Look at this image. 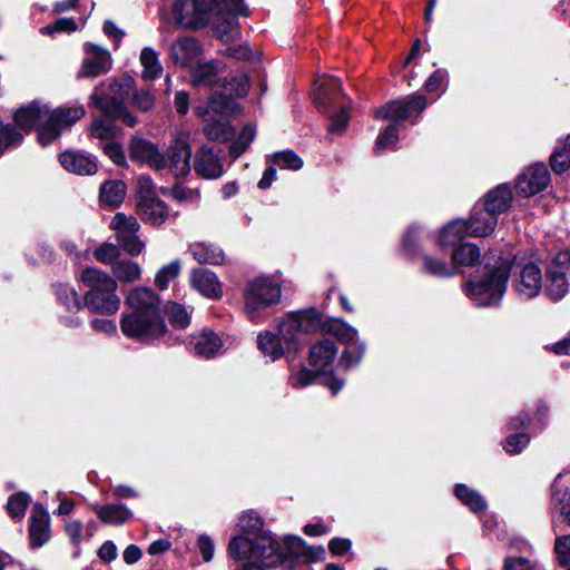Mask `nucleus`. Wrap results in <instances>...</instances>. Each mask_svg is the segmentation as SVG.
Masks as SVG:
<instances>
[{
    "label": "nucleus",
    "mask_w": 570,
    "mask_h": 570,
    "mask_svg": "<svg viewBox=\"0 0 570 570\" xmlns=\"http://www.w3.org/2000/svg\"><path fill=\"white\" fill-rule=\"evenodd\" d=\"M85 114L82 106L50 109L46 104L36 100L18 109L13 118L16 125L27 131L38 126V140L42 146H47Z\"/></svg>",
    "instance_id": "f257e3e1"
},
{
    "label": "nucleus",
    "mask_w": 570,
    "mask_h": 570,
    "mask_svg": "<svg viewBox=\"0 0 570 570\" xmlns=\"http://www.w3.org/2000/svg\"><path fill=\"white\" fill-rule=\"evenodd\" d=\"M288 552L268 533H262L254 541L246 537H235L229 543V553L237 560H246L243 570H264L282 563L286 554H298L303 540L298 537L286 538Z\"/></svg>",
    "instance_id": "f03ea898"
},
{
    "label": "nucleus",
    "mask_w": 570,
    "mask_h": 570,
    "mask_svg": "<svg viewBox=\"0 0 570 570\" xmlns=\"http://www.w3.org/2000/svg\"><path fill=\"white\" fill-rule=\"evenodd\" d=\"M80 279L88 287L83 299L91 311L111 315L119 309L118 285L112 276L98 268L88 267L82 271Z\"/></svg>",
    "instance_id": "7ed1b4c3"
},
{
    "label": "nucleus",
    "mask_w": 570,
    "mask_h": 570,
    "mask_svg": "<svg viewBox=\"0 0 570 570\" xmlns=\"http://www.w3.org/2000/svg\"><path fill=\"white\" fill-rule=\"evenodd\" d=\"M132 82L131 78L121 82L109 79L95 88L90 96L91 102L108 117L120 119L127 126L134 127L137 118L122 104L131 92Z\"/></svg>",
    "instance_id": "20e7f679"
},
{
    "label": "nucleus",
    "mask_w": 570,
    "mask_h": 570,
    "mask_svg": "<svg viewBox=\"0 0 570 570\" xmlns=\"http://www.w3.org/2000/svg\"><path fill=\"white\" fill-rule=\"evenodd\" d=\"M243 295L246 315L257 322L267 308L281 302L282 286L273 276L261 275L247 281Z\"/></svg>",
    "instance_id": "39448f33"
},
{
    "label": "nucleus",
    "mask_w": 570,
    "mask_h": 570,
    "mask_svg": "<svg viewBox=\"0 0 570 570\" xmlns=\"http://www.w3.org/2000/svg\"><path fill=\"white\" fill-rule=\"evenodd\" d=\"M238 111L234 100L218 101L212 98L207 107L197 106L196 115L203 119L204 134L210 140L226 141L234 136V129L228 124V117Z\"/></svg>",
    "instance_id": "423d86ee"
},
{
    "label": "nucleus",
    "mask_w": 570,
    "mask_h": 570,
    "mask_svg": "<svg viewBox=\"0 0 570 570\" xmlns=\"http://www.w3.org/2000/svg\"><path fill=\"white\" fill-rule=\"evenodd\" d=\"M509 273L510 267L507 264L489 269L483 278L466 285V294L479 306L495 305L505 292Z\"/></svg>",
    "instance_id": "0eeeda50"
},
{
    "label": "nucleus",
    "mask_w": 570,
    "mask_h": 570,
    "mask_svg": "<svg viewBox=\"0 0 570 570\" xmlns=\"http://www.w3.org/2000/svg\"><path fill=\"white\" fill-rule=\"evenodd\" d=\"M120 330L128 338L149 343L165 335L166 325L161 316L130 311L121 315Z\"/></svg>",
    "instance_id": "6e6552de"
},
{
    "label": "nucleus",
    "mask_w": 570,
    "mask_h": 570,
    "mask_svg": "<svg viewBox=\"0 0 570 570\" xmlns=\"http://www.w3.org/2000/svg\"><path fill=\"white\" fill-rule=\"evenodd\" d=\"M218 0H178L173 14L176 22L185 28H200L209 22L218 8Z\"/></svg>",
    "instance_id": "1a4fd4ad"
},
{
    "label": "nucleus",
    "mask_w": 570,
    "mask_h": 570,
    "mask_svg": "<svg viewBox=\"0 0 570 570\" xmlns=\"http://www.w3.org/2000/svg\"><path fill=\"white\" fill-rule=\"evenodd\" d=\"M110 228L115 230L118 243L128 254L136 256L144 250L145 243L137 235L140 225L134 216L117 213L111 219Z\"/></svg>",
    "instance_id": "9d476101"
},
{
    "label": "nucleus",
    "mask_w": 570,
    "mask_h": 570,
    "mask_svg": "<svg viewBox=\"0 0 570 570\" xmlns=\"http://www.w3.org/2000/svg\"><path fill=\"white\" fill-rule=\"evenodd\" d=\"M428 106L426 98L414 95L405 100H393L375 111V117L395 122L404 121L414 115H420Z\"/></svg>",
    "instance_id": "9b49d317"
},
{
    "label": "nucleus",
    "mask_w": 570,
    "mask_h": 570,
    "mask_svg": "<svg viewBox=\"0 0 570 570\" xmlns=\"http://www.w3.org/2000/svg\"><path fill=\"white\" fill-rule=\"evenodd\" d=\"M191 148L189 132H177L167 148L165 155L167 167L176 177L185 176L190 171Z\"/></svg>",
    "instance_id": "f8f14e48"
},
{
    "label": "nucleus",
    "mask_w": 570,
    "mask_h": 570,
    "mask_svg": "<svg viewBox=\"0 0 570 570\" xmlns=\"http://www.w3.org/2000/svg\"><path fill=\"white\" fill-rule=\"evenodd\" d=\"M149 187H151V180L149 178L141 179L138 212L142 220L158 226L164 224L169 217V210L164 202L154 196Z\"/></svg>",
    "instance_id": "ddd939ff"
},
{
    "label": "nucleus",
    "mask_w": 570,
    "mask_h": 570,
    "mask_svg": "<svg viewBox=\"0 0 570 570\" xmlns=\"http://www.w3.org/2000/svg\"><path fill=\"white\" fill-rule=\"evenodd\" d=\"M569 262L570 255L568 253H560L547 271L546 293L553 301H560L569 292L570 285L567 279Z\"/></svg>",
    "instance_id": "4468645a"
},
{
    "label": "nucleus",
    "mask_w": 570,
    "mask_h": 570,
    "mask_svg": "<svg viewBox=\"0 0 570 570\" xmlns=\"http://www.w3.org/2000/svg\"><path fill=\"white\" fill-rule=\"evenodd\" d=\"M130 158L140 164H147L155 170H164L167 159L158 147L150 140L134 137L129 144Z\"/></svg>",
    "instance_id": "2eb2a0df"
},
{
    "label": "nucleus",
    "mask_w": 570,
    "mask_h": 570,
    "mask_svg": "<svg viewBox=\"0 0 570 570\" xmlns=\"http://www.w3.org/2000/svg\"><path fill=\"white\" fill-rule=\"evenodd\" d=\"M86 57L81 63L80 77H97L110 70L112 59L110 52L94 43L85 45Z\"/></svg>",
    "instance_id": "dca6fc26"
},
{
    "label": "nucleus",
    "mask_w": 570,
    "mask_h": 570,
    "mask_svg": "<svg viewBox=\"0 0 570 570\" xmlns=\"http://www.w3.org/2000/svg\"><path fill=\"white\" fill-rule=\"evenodd\" d=\"M550 181V174L543 164H534L528 167L517 180V191L525 197L542 191Z\"/></svg>",
    "instance_id": "f3484780"
},
{
    "label": "nucleus",
    "mask_w": 570,
    "mask_h": 570,
    "mask_svg": "<svg viewBox=\"0 0 570 570\" xmlns=\"http://www.w3.org/2000/svg\"><path fill=\"white\" fill-rule=\"evenodd\" d=\"M125 303L130 311L161 316L160 299L151 288L142 286L132 288Z\"/></svg>",
    "instance_id": "a211bd4d"
},
{
    "label": "nucleus",
    "mask_w": 570,
    "mask_h": 570,
    "mask_svg": "<svg viewBox=\"0 0 570 570\" xmlns=\"http://www.w3.org/2000/svg\"><path fill=\"white\" fill-rule=\"evenodd\" d=\"M513 286L522 298L535 297L542 288V274L539 266L533 263L525 264L515 276Z\"/></svg>",
    "instance_id": "6ab92c4d"
},
{
    "label": "nucleus",
    "mask_w": 570,
    "mask_h": 570,
    "mask_svg": "<svg viewBox=\"0 0 570 570\" xmlns=\"http://www.w3.org/2000/svg\"><path fill=\"white\" fill-rule=\"evenodd\" d=\"M195 171L205 178H218L224 173L223 163L213 147L203 146L194 159Z\"/></svg>",
    "instance_id": "aec40b11"
},
{
    "label": "nucleus",
    "mask_w": 570,
    "mask_h": 570,
    "mask_svg": "<svg viewBox=\"0 0 570 570\" xmlns=\"http://www.w3.org/2000/svg\"><path fill=\"white\" fill-rule=\"evenodd\" d=\"M214 13L213 24L216 36L226 42L235 40L239 36V24L235 14H232L229 8L223 2H218Z\"/></svg>",
    "instance_id": "412c9836"
},
{
    "label": "nucleus",
    "mask_w": 570,
    "mask_h": 570,
    "mask_svg": "<svg viewBox=\"0 0 570 570\" xmlns=\"http://www.w3.org/2000/svg\"><path fill=\"white\" fill-rule=\"evenodd\" d=\"M202 48L196 39L185 37L177 39L170 47L171 61L180 67H189L199 61Z\"/></svg>",
    "instance_id": "4be33fe9"
},
{
    "label": "nucleus",
    "mask_w": 570,
    "mask_h": 570,
    "mask_svg": "<svg viewBox=\"0 0 570 570\" xmlns=\"http://www.w3.org/2000/svg\"><path fill=\"white\" fill-rule=\"evenodd\" d=\"M29 537L31 546L39 548L50 539V518L40 504H35L30 515Z\"/></svg>",
    "instance_id": "5701e85b"
},
{
    "label": "nucleus",
    "mask_w": 570,
    "mask_h": 570,
    "mask_svg": "<svg viewBox=\"0 0 570 570\" xmlns=\"http://www.w3.org/2000/svg\"><path fill=\"white\" fill-rule=\"evenodd\" d=\"M337 354L335 344L326 338L314 344L309 352V362L315 374H325Z\"/></svg>",
    "instance_id": "b1692460"
},
{
    "label": "nucleus",
    "mask_w": 570,
    "mask_h": 570,
    "mask_svg": "<svg viewBox=\"0 0 570 570\" xmlns=\"http://www.w3.org/2000/svg\"><path fill=\"white\" fill-rule=\"evenodd\" d=\"M191 286L207 298H219L223 295V288L217 276L206 269H194L190 275Z\"/></svg>",
    "instance_id": "393cba45"
},
{
    "label": "nucleus",
    "mask_w": 570,
    "mask_h": 570,
    "mask_svg": "<svg viewBox=\"0 0 570 570\" xmlns=\"http://www.w3.org/2000/svg\"><path fill=\"white\" fill-rule=\"evenodd\" d=\"M59 160L66 170L77 175H94L98 169L96 161L81 153L65 151L60 154Z\"/></svg>",
    "instance_id": "a878e982"
},
{
    "label": "nucleus",
    "mask_w": 570,
    "mask_h": 570,
    "mask_svg": "<svg viewBox=\"0 0 570 570\" xmlns=\"http://www.w3.org/2000/svg\"><path fill=\"white\" fill-rule=\"evenodd\" d=\"M512 202V191L509 186L500 185L490 190L484 197V209L488 214L495 215L507 210Z\"/></svg>",
    "instance_id": "bb28decb"
},
{
    "label": "nucleus",
    "mask_w": 570,
    "mask_h": 570,
    "mask_svg": "<svg viewBox=\"0 0 570 570\" xmlns=\"http://www.w3.org/2000/svg\"><path fill=\"white\" fill-rule=\"evenodd\" d=\"M466 235H469L466 222L461 219L453 220L440 230L436 243L440 248L452 247L454 249L462 244Z\"/></svg>",
    "instance_id": "cd10ccee"
},
{
    "label": "nucleus",
    "mask_w": 570,
    "mask_h": 570,
    "mask_svg": "<svg viewBox=\"0 0 570 570\" xmlns=\"http://www.w3.org/2000/svg\"><path fill=\"white\" fill-rule=\"evenodd\" d=\"M291 326H298L302 334L313 333L320 328L321 318L314 311L291 314L284 320V331L287 332Z\"/></svg>",
    "instance_id": "c85d7f7f"
},
{
    "label": "nucleus",
    "mask_w": 570,
    "mask_h": 570,
    "mask_svg": "<svg viewBox=\"0 0 570 570\" xmlns=\"http://www.w3.org/2000/svg\"><path fill=\"white\" fill-rule=\"evenodd\" d=\"M497 226V218L488 214L485 209L475 212L471 219L466 222V230L470 236L484 237L490 235Z\"/></svg>",
    "instance_id": "c756f323"
},
{
    "label": "nucleus",
    "mask_w": 570,
    "mask_h": 570,
    "mask_svg": "<svg viewBox=\"0 0 570 570\" xmlns=\"http://www.w3.org/2000/svg\"><path fill=\"white\" fill-rule=\"evenodd\" d=\"M223 347L220 337L212 331H203L194 338V348L197 355L210 358Z\"/></svg>",
    "instance_id": "7c9ffc66"
},
{
    "label": "nucleus",
    "mask_w": 570,
    "mask_h": 570,
    "mask_svg": "<svg viewBox=\"0 0 570 570\" xmlns=\"http://www.w3.org/2000/svg\"><path fill=\"white\" fill-rule=\"evenodd\" d=\"M139 62L142 67L141 77L153 80L163 72V66L158 52L151 47H144L140 51Z\"/></svg>",
    "instance_id": "2f4dec72"
},
{
    "label": "nucleus",
    "mask_w": 570,
    "mask_h": 570,
    "mask_svg": "<svg viewBox=\"0 0 570 570\" xmlns=\"http://www.w3.org/2000/svg\"><path fill=\"white\" fill-rule=\"evenodd\" d=\"M111 272L114 278L121 283H134L141 278V267L138 263L129 259H118L112 263Z\"/></svg>",
    "instance_id": "473e14b6"
},
{
    "label": "nucleus",
    "mask_w": 570,
    "mask_h": 570,
    "mask_svg": "<svg viewBox=\"0 0 570 570\" xmlns=\"http://www.w3.org/2000/svg\"><path fill=\"white\" fill-rule=\"evenodd\" d=\"M190 252L193 257L203 264H219L224 261V252L213 243H196Z\"/></svg>",
    "instance_id": "72a5a7b5"
},
{
    "label": "nucleus",
    "mask_w": 570,
    "mask_h": 570,
    "mask_svg": "<svg viewBox=\"0 0 570 570\" xmlns=\"http://www.w3.org/2000/svg\"><path fill=\"white\" fill-rule=\"evenodd\" d=\"M126 185L120 180H109L100 187V200L110 207L119 206L126 196Z\"/></svg>",
    "instance_id": "f704fd0d"
},
{
    "label": "nucleus",
    "mask_w": 570,
    "mask_h": 570,
    "mask_svg": "<svg viewBox=\"0 0 570 570\" xmlns=\"http://www.w3.org/2000/svg\"><path fill=\"white\" fill-rule=\"evenodd\" d=\"M341 89V80L335 77L322 76L315 81V100L320 106L327 105L334 91Z\"/></svg>",
    "instance_id": "c9c22d12"
},
{
    "label": "nucleus",
    "mask_w": 570,
    "mask_h": 570,
    "mask_svg": "<svg viewBox=\"0 0 570 570\" xmlns=\"http://www.w3.org/2000/svg\"><path fill=\"white\" fill-rule=\"evenodd\" d=\"M423 269L436 277H450L456 273L454 263L449 264L445 258L432 254L423 257Z\"/></svg>",
    "instance_id": "e433bc0d"
},
{
    "label": "nucleus",
    "mask_w": 570,
    "mask_h": 570,
    "mask_svg": "<svg viewBox=\"0 0 570 570\" xmlns=\"http://www.w3.org/2000/svg\"><path fill=\"white\" fill-rule=\"evenodd\" d=\"M97 514L105 523L120 525L131 518V512L124 505L107 504L97 509Z\"/></svg>",
    "instance_id": "4c0bfd02"
},
{
    "label": "nucleus",
    "mask_w": 570,
    "mask_h": 570,
    "mask_svg": "<svg viewBox=\"0 0 570 570\" xmlns=\"http://www.w3.org/2000/svg\"><path fill=\"white\" fill-rule=\"evenodd\" d=\"M480 259V249L472 243H462L452 252V261L455 266H473Z\"/></svg>",
    "instance_id": "58836bf2"
},
{
    "label": "nucleus",
    "mask_w": 570,
    "mask_h": 570,
    "mask_svg": "<svg viewBox=\"0 0 570 570\" xmlns=\"http://www.w3.org/2000/svg\"><path fill=\"white\" fill-rule=\"evenodd\" d=\"M561 478L559 474L552 485V504L554 509L564 518V520L570 525V490L569 489H558V482Z\"/></svg>",
    "instance_id": "ea45409f"
},
{
    "label": "nucleus",
    "mask_w": 570,
    "mask_h": 570,
    "mask_svg": "<svg viewBox=\"0 0 570 570\" xmlns=\"http://www.w3.org/2000/svg\"><path fill=\"white\" fill-rule=\"evenodd\" d=\"M550 164L557 174L564 173L570 168V136L554 149L550 157Z\"/></svg>",
    "instance_id": "a19ab883"
},
{
    "label": "nucleus",
    "mask_w": 570,
    "mask_h": 570,
    "mask_svg": "<svg viewBox=\"0 0 570 570\" xmlns=\"http://www.w3.org/2000/svg\"><path fill=\"white\" fill-rule=\"evenodd\" d=\"M249 90L248 77L244 73L234 77L230 82L224 86V91L219 97H216L218 101L233 100L232 97L245 96Z\"/></svg>",
    "instance_id": "79ce46f5"
},
{
    "label": "nucleus",
    "mask_w": 570,
    "mask_h": 570,
    "mask_svg": "<svg viewBox=\"0 0 570 570\" xmlns=\"http://www.w3.org/2000/svg\"><path fill=\"white\" fill-rule=\"evenodd\" d=\"M455 495L463 504L468 505L473 512L483 511L487 507L483 498L478 492L469 489L464 484H458L455 487Z\"/></svg>",
    "instance_id": "37998d69"
},
{
    "label": "nucleus",
    "mask_w": 570,
    "mask_h": 570,
    "mask_svg": "<svg viewBox=\"0 0 570 570\" xmlns=\"http://www.w3.org/2000/svg\"><path fill=\"white\" fill-rule=\"evenodd\" d=\"M258 347L265 354L276 360L281 357L284 350L279 340L269 332H264L258 335Z\"/></svg>",
    "instance_id": "c03bdc74"
},
{
    "label": "nucleus",
    "mask_w": 570,
    "mask_h": 570,
    "mask_svg": "<svg viewBox=\"0 0 570 570\" xmlns=\"http://www.w3.org/2000/svg\"><path fill=\"white\" fill-rule=\"evenodd\" d=\"M271 160L281 169L298 170L303 167L302 158L293 150H283L272 155Z\"/></svg>",
    "instance_id": "a18cd8bd"
},
{
    "label": "nucleus",
    "mask_w": 570,
    "mask_h": 570,
    "mask_svg": "<svg viewBox=\"0 0 570 570\" xmlns=\"http://www.w3.org/2000/svg\"><path fill=\"white\" fill-rule=\"evenodd\" d=\"M180 268H181V265H180L179 261H174L167 265H164L156 273L155 285L159 289L168 288L169 283L171 281H174L175 278H177V276L179 275Z\"/></svg>",
    "instance_id": "49530a36"
},
{
    "label": "nucleus",
    "mask_w": 570,
    "mask_h": 570,
    "mask_svg": "<svg viewBox=\"0 0 570 570\" xmlns=\"http://www.w3.org/2000/svg\"><path fill=\"white\" fill-rule=\"evenodd\" d=\"M29 503L30 497L27 493H14L8 499L7 511L12 519H22Z\"/></svg>",
    "instance_id": "de8ad7c7"
},
{
    "label": "nucleus",
    "mask_w": 570,
    "mask_h": 570,
    "mask_svg": "<svg viewBox=\"0 0 570 570\" xmlns=\"http://www.w3.org/2000/svg\"><path fill=\"white\" fill-rule=\"evenodd\" d=\"M170 324L177 328H185L189 325L190 317L186 308L177 303H168L165 307Z\"/></svg>",
    "instance_id": "09e8293b"
},
{
    "label": "nucleus",
    "mask_w": 570,
    "mask_h": 570,
    "mask_svg": "<svg viewBox=\"0 0 570 570\" xmlns=\"http://www.w3.org/2000/svg\"><path fill=\"white\" fill-rule=\"evenodd\" d=\"M327 331L345 346L358 340L357 331L343 322L332 323Z\"/></svg>",
    "instance_id": "8fccbe9b"
},
{
    "label": "nucleus",
    "mask_w": 570,
    "mask_h": 570,
    "mask_svg": "<svg viewBox=\"0 0 570 570\" xmlns=\"http://www.w3.org/2000/svg\"><path fill=\"white\" fill-rule=\"evenodd\" d=\"M112 119L107 115L105 118L95 119L90 129L91 136L101 140L112 138L116 134Z\"/></svg>",
    "instance_id": "3c124183"
},
{
    "label": "nucleus",
    "mask_w": 570,
    "mask_h": 570,
    "mask_svg": "<svg viewBox=\"0 0 570 570\" xmlns=\"http://www.w3.org/2000/svg\"><path fill=\"white\" fill-rule=\"evenodd\" d=\"M22 134L17 131L10 125L0 122V156L10 147H14L22 141Z\"/></svg>",
    "instance_id": "603ef678"
},
{
    "label": "nucleus",
    "mask_w": 570,
    "mask_h": 570,
    "mask_svg": "<svg viewBox=\"0 0 570 570\" xmlns=\"http://www.w3.org/2000/svg\"><path fill=\"white\" fill-rule=\"evenodd\" d=\"M217 75V66L214 62L198 63L193 71L195 85H212Z\"/></svg>",
    "instance_id": "864d4df0"
},
{
    "label": "nucleus",
    "mask_w": 570,
    "mask_h": 570,
    "mask_svg": "<svg viewBox=\"0 0 570 570\" xmlns=\"http://www.w3.org/2000/svg\"><path fill=\"white\" fill-rule=\"evenodd\" d=\"M255 137V128L252 125H246L237 139L230 146V155L233 158L239 157L249 146Z\"/></svg>",
    "instance_id": "5fc2aeb1"
},
{
    "label": "nucleus",
    "mask_w": 570,
    "mask_h": 570,
    "mask_svg": "<svg viewBox=\"0 0 570 570\" xmlns=\"http://www.w3.org/2000/svg\"><path fill=\"white\" fill-rule=\"evenodd\" d=\"M399 140V129L396 125L387 126L384 131H382L375 142L374 149L376 151H384L395 146Z\"/></svg>",
    "instance_id": "6e6d98bb"
},
{
    "label": "nucleus",
    "mask_w": 570,
    "mask_h": 570,
    "mask_svg": "<svg viewBox=\"0 0 570 570\" xmlns=\"http://www.w3.org/2000/svg\"><path fill=\"white\" fill-rule=\"evenodd\" d=\"M364 353L365 345L362 342H360V340H356L355 342L346 345L342 354L341 361L345 366L348 367L360 363V361L363 358Z\"/></svg>",
    "instance_id": "4d7b16f0"
},
{
    "label": "nucleus",
    "mask_w": 570,
    "mask_h": 570,
    "mask_svg": "<svg viewBox=\"0 0 570 570\" xmlns=\"http://www.w3.org/2000/svg\"><path fill=\"white\" fill-rule=\"evenodd\" d=\"M58 299L69 309L78 311L81 306V301L77 292L68 285H59L57 287Z\"/></svg>",
    "instance_id": "13d9d810"
},
{
    "label": "nucleus",
    "mask_w": 570,
    "mask_h": 570,
    "mask_svg": "<svg viewBox=\"0 0 570 570\" xmlns=\"http://www.w3.org/2000/svg\"><path fill=\"white\" fill-rule=\"evenodd\" d=\"M119 254V247L111 243H105L94 252V256L98 262L109 264L111 266L114 262L118 261L117 258Z\"/></svg>",
    "instance_id": "bf43d9fd"
},
{
    "label": "nucleus",
    "mask_w": 570,
    "mask_h": 570,
    "mask_svg": "<svg viewBox=\"0 0 570 570\" xmlns=\"http://www.w3.org/2000/svg\"><path fill=\"white\" fill-rule=\"evenodd\" d=\"M77 30V23L71 18H61L55 21L52 24H48L41 28V32L45 35H52L55 32H72Z\"/></svg>",
    "instance_id": "052dcab7"
},
{
    "label": "nucleus",
    "mask_w": 570,
    "mask_h": 570,
    "mask_svg": "<svg viewBox=\"0 0 570 570\" xmlns=\"http://www.w3.org/2000/svg\"><path fill=\"white\" fill-rule=\"evenodd\" d=\"M554 551L561 564L566 566L570 562V534L556 539Z\"/></svg>",
    "instance_id": "680f3d73"
},
{
    "label": "nucleus",
    "mask_w": 570,
    "mask_h": 570,
    "mask_svg": "<svg viewBox=\"0 0 570 570\" xmlns=\"http://www.w3.org/2000/svg\"><path fill=\"white\" fill-rule=\"evenodd\" d=\"M529 443V436L527 434H513L510 435L504 444L507 452L511 454L519 453Z\"/></svg>",
    "instance_id": "e2e57ef3"
},
{
    "label": "nucleus",
    "mask_w": 570,
    "mask_h": 570,
    "mask_svg": "<svg viewBox=\"0 0 570 570\" xmlns=\"http://www.w3.org/2000/svg\"><path fill=\"white\" fill-rule=\"evenodd\" d=\"M448 82V73L444 70L434 71L430 78L425 82V88L428 91H436L439 89H444Z\"/></svg>",
    "instance_id": "0e129e2a"
},
{
    "label": "nucleus",
    "mask_w": 570,
    "mask_h": 570,
    "mask_svg": "<svg viewBox=\"0 0 570 570\" xmlns=\"http://www.w3.org/2000/svg\"><path fill=\"white\" fill-rule=\"evenodd\" d=\"M134 104L138 109L148 111L154 107L155 97L149 90L141 89L135 94Z\"/></svg>",
    "instance_id": "69168bd1"
},
{
    "label": "nucleus",
    "mask_w": 570,
    "mask_h": 570,
    "mask_svg": "<svg viewBox=\"0 0 570 570\" xmlns=\"http://www.w3.org/2000/svg\"><path fill=\"white\" fill-rule=\"evenodd\" d=\"M238 525L244 531H252L258 529L262 525V522L259 517L250 511L245 512L239 517Z\"/></svg>",
    "instance_id": "338daca9"
},
{
    "label": "nucleus",
    "mask_w": 570,
    "mask_h": 570,
    "mask_svg": "<svg viewBox=\"0 0 570 570\" xmlns=\"http://www.w3.org/2000/svg\"><path fill=\"white\" fill-rule=\"evenodd\" d=\"M348 120H350L348 111L344 108L341 109L338 114L333 116L331 126H330V131L336 132V134H342L345 130V128L348 124Z\"/></svg>",
    "instance_id": "774afa93"
}]
</instances>
